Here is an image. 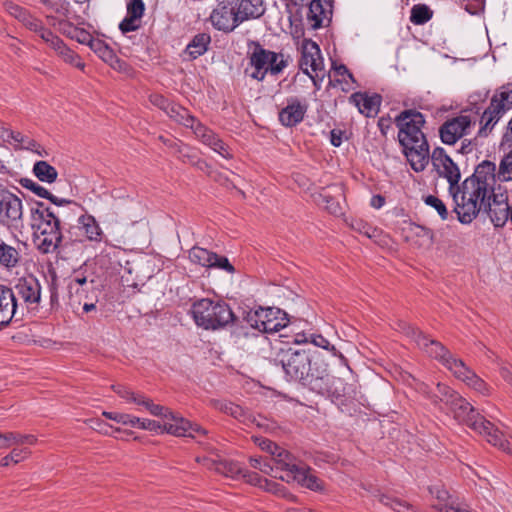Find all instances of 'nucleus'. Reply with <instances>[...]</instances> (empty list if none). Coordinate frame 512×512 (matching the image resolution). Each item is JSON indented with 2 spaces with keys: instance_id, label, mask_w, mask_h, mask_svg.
<instances>
[{
  "instance_id": "42",
  "label": "nucleus",
  "mask_w": 512,
  "mask_h": 512,
  "mask_svg": "<svg viewBox=\"0 0 512 512\" xmlns=\"http://www.w3.org/2000/svg\"><path fill=\"white\" fill-rule=\"evenodd\" d=\"M497 177L502 182L512 181V150L501 159Z\"/></svg>"
},
{
  "instance_id": "27",
  "label": "nucleus",
  "mask_w": 512,
  "mask_h": 512,
  "mask_svg": "<svg viewBox=\"0 0 512 512\" xmlns=\"http://www.w3.org/2000/svg\"><path fill=\"white\" fill-rule=\"evenodd\" d=\"M307 111V106L298 99L288 100L287 106L279 112V120L286 127H293L300 123Z\"/></svg>"
},
{
  "instance_id": "61",
  "label": "nucleus",
  "mask_w": 512,
  "mask_h": 512,
  "mask_svg": "<svg viewBox=\"0 0 512 512\" xmlns=\"http://www.w3.org/2000/svg\"><path fill=\"white\" fill-rule=\"evenodd\" d=\"M264 482H265V490L268 491V492H271L273 494H277V495H280L282 497H291V495L289 493L286 492L285 488L274 482V481H269L267 479H264Z\"/></svg>"
},
{
  "instance_id": "16",
  "label": "nucleus",
  "mask_w": 512,
  "mask_h": 512,
  "mask_svg": "<svg viewBox=\"0 0 512 512\" xmlns=\"http://www.w3.org/2000/svg\"><path fill=\"white\" fill-rule=\"evenodd\" d=\"M472 121L468 115H460L444 122L439 134L443 143L452 145L464 135L468 134Z\"/></svg>"
},
{
  "instance_id": "48",
  "label": "nucleus",
  "mask_w": 512,
  "mask_h": 512,
  "mask_svg": "<svg viewBox=\"0 0 512 512\" xmlns=\"http://www.w3.org/2000/svg\"><path fill=\"white\" fill-rule=\"evenodd\" d=\"M219 409L225 414L234 417L235 419H239L244 422L247 419L245 410L241 406L234 404L232 402L222 403Z\"/></svg>"
},
{
  "instance_id": "58",
  "label": "nucleus",
  "mask_w": 512,
  "mask_h": 512,
  "mask_svg": "<svg viewBox=\"0 0 512 512\" xmlns=\"http://www.w3.org/2000/svg\"><path fill=\"white\" fill-rule=\"evenodd\" d=\"M197 462L202 464L205 468L208 470H213L217 473L220 472V464L222 462V459L217 456V458H211V457H197Z\"/></svg>"
},
{
  "instance_id": "13",
  "label": "nucleus",
  "mask_w": 512,
  "mask_h": 512,
  "mask_svg": "<svg viewBox=\"0 0 512 512\" xmlns=\"http://www.w3.org/2000/svg\"><path fill=\"white\" fill-rule=\"evenodd\" d=\"M188 121L184 120L185 123L181 125L186 128H190L195 135L196 139L199 140L203 145L209 147L214 152L218 153L225 159H232L233 153L230 147L215 133L212 129L207 127L205 124L196 119L190 114Z\"/></svg>"
},
{
  "instance_id": "33",
  "label": "nucleus",
  "mask_w": 512,
  "mask_h": 512,
  "mask_svg": "<svg viewBox=\"0 0 512 512\" xmlns=\"http://www.w3.org/2000/svg\"><path fill=\"white\" fill-rule=\"evenodd\" d=\"M40 38L49 44L51 48H53L57 53L64 56V61H72L73 60V52L68 49L63 41L56 35H54L50 30L42 27L41 30L37 33Z\"/></svg>"
},
{
  "instance_id": "23",
  "label": "nucleus",
  "mask_w": 512,
  "mask_h": 512,
  "mask_svg": "<svg viewBox=\"0 0 512 512\" xmlns=\"http://www.w3.org/2000/svg\"><path fill=\"white\" fill-rule=\"evenodd\" d=\"M15 297L23 300L26 305L38 304L41 299V286L33 276L20 278L15 285Z\"/></svg>"
},
{
  "instance_id": "40",
  "label": "nucleus",
  "mask_w": 512,
  "mask_h": 512,
  "mask_svg": "<svg viewBox=\"0 0 512 512\" xmlns=\"http://www.w3.org/2000/svg\"><path fill=\"white\" fill-rule=\"evenodd\" d=\"M433 12L426 5H415L411 9L410 21L416 25H422L432 18Z\"/></svg>"
},
{
  "instance_id": "7",
  "label": "nucleus",
  "mask_w": 512,
  "mask_h": 512,
  "mask_svg": "<svg viewBox=\"0 0 512 512\" xmlns=\"http://www.w3.org/2000/svg\"><path fill=\"white\" fill-rule=\"evenodd\" d=\"M398 329L413 340L428 356L440 361L451 372L454 370V363L458 364V362H461V359L453 357L442 343L430 339L426 334L410 323L399 321Z\"/></svg>"
},
{
  "instance_id": "21",
  "label": "nucleus",
  "mask_w": 512,
  "mask_h": 512,
  "mask_svg": "<svg viewBox=\"0 0 512 512\" xmlns=\"http://www.w3.org/2000/svg\"><path fill=\"white\" fill-rule=\"evenodd\" d=\"M279 479L287 483L296 481L301 486L312 491H322L324 489L323 481L305 465L299 466L294 472H288L286 475L279 476Z\"/></svg>"
},
{
  "instance_id": "3",
  "label": "nucleus",
  "mask_w": 512,
  "mask_h": 512,
  "mask_svg": "<svg viewBox=\"0 0 512 512\" xmlns=\"http://www.w3.org/2000/svg\"><path fill=\"white\" fill-rule=\"evenodd\" d=\"M496 179L495 163L485 160L475 168L473 175L463 181L461 201L458 208H454L461 223L469 224L477 217L488 193L497 190Z\"/></svg>"
},
{
  "instance_id": "19",
  "label": "nucleus",
  "mask_w": 512,
  "mask_h": 512,
  "mask_svg": "<svg viewBox=\"0 0 512 512\" xmlns=\"http://www.w3.org/2000/svg\"><path fill=\"white\" fill-rule=\"evenodd\" d=\"M149 101L152 105L162 110L171 120L177 124L185 123L190 118V112L183 106L169 101L163 95L152 93L149 95Z\"/></svg>"
},
{
  "instance_id": "50",
  "label": "nucleus",
  "mask_w": 512,
  "mask_h": 512,
  "mask_svg": "<svg viewBox=\"0 0 512 512\" xmlns=\"http://www.w3.org/2000/svg\"><path fill=\"white\" fill-rule=\"evenodd\" d=\"M83 286L91 287V290H94L95 289V281L94 280L88 281L85 276L77 275L73 279H71V281L68 285L69 292L71 294L72 293L79 294L80 288H83Z\"/></svg>"
},
{
  "instance_id": "59",
  "label": "nucleus",
  "mask_w": 512,
  "mask_h": 512,
  "mask_svg": "<svg viewBox=\"0 0 512 512\" xmlns=\"http://www.w3.org/2000/svg\"><path fill=\"white\" fill-rule=\"evenodd\" d=\"M254 442L262 449L268 453L275 454L278 449V445L271 440L263 437H255Z\"/></svg>"
},
{
  "instance_id": "4",
  "label": "nucleus",
  "mask_w": 512,
  "mask_h": 512,
  "mask_svg": "<svg viewBox=\"0 0 512 512\" xmlns=\"http://www.w3.org/2000/svg\"><path fill=\"white\" fill-rule=\"evenodd\" d=\"M31 212L35 227L34 243L37 249L43 254L55 252L63 238L60 227L62 212L46 207L43 203H36Z\"/></svg>"
},
{
  "instance_id": "63",
  "label": "nucleus",
  "mask_w": 512,
  "mask_h": 512,
  "mask_svg": "<svg viewBox=\"0 0 512 512\" xmlns=\"http://www.w3.org/2000/svg\"><path fill=\"white\" fill-rule=\"evenodd\" d=\"M136 21L137 19L128 16L120 23L119 28L123 33L135 31L138 29Z\"/></svg>"
},
{
  "instance_id": "52",
  "label": "nucleus",
  "mask_w": 512,
  "mask_h": 512,
  "mask_svg": "<svg viewBox=\"0 0 512 512\" xmlns=\"http://www.w3.org/2000/svg\"><path fill=\"white\" fill-rule=\"evenodd\" d=\"M144 9L142 0H130L127 5V14L129 17L139 20L143 16Z\"/></svg>"
},
{
  "instance_id": "10",
  "label": "nucleus",
  "mask_w": 512,
  "mask_h": 512,
  "mask_svg": "<svg viewBox=\"0 0 512 512\" xmlns=\"http://www.w3.org/2000/svg\"><path fill=\"white\" fill-rule=\"evenodd\" d=\"M0 225L21 232L24 228L22 200L0 185Z\"/></svg>"
},
{
  "instance_id": "46",
  "label": "nucleus",
  "mask_w": 512,
  "mask_h": 512,
  "mask_svg": "<svg viewBox=\"0 0 512 512\" xmlns=\"http://www.w3.org/2000/svg\"><path fill=\"white\" fill-rule=\"evenodd\" d=\"M310 343L315 347H320L328 352H330L333 356L343 357L342 354L332 345L325 337L319 334H310Z\"/></svg>"
},
{
  "instance_id": "6",
  "label": "nucleus",
  "mask_w": 512,
  "mask_h": 512,
  "mask_svg": "<svg viewBox=\"0 0 512 512\" xmlns=\"http://www.w3.org/2000/svg\"><path fill=\"white\" fill-rule=\"evenodd\" d=\"M136 400L137 405L145 407L153 416L163 417L164 419L172 421L161 423L163 427L162 433H168L177 437L191 438H195L196 433L202 435L207 434V431L200 425L184 419L162 405L154 404L152 400L146 398L144 395Z\"/></svg>"
},
{
  "instance_id": "17",
  "label": "nucleus",
  "mask_w": 512,
  "mask_h": 512,
  "mask_svg": "<svg viewBox=\"0 0 512 512\" xmlns=\"http://www.w3.org/2000/svg\"><path fill=\"white\" fill-rule=\"evenodd\" d=\"M20 307L13 289L0 285V328L8 326L13 318H21L23 312L19 313Z\"/></svg>"
},
{
  "instance_id": "43",
  "label": "nucleus",
  "mask_w": 512,
  "mask_h": 512,
  "mask_svg": "<svg viewBox=\"0 0 512 512\" xmlns=\"http://www.w3.org/2000/svg\"><path fill=\"white\" fill-rule=\"evenodd\" d=\"M380 502L385 506L391 507L393 510L397 512H417L416 509L410 504L402 501L400 499L392 498L387 495H382L380 497Z\"/></svg>"
},
{
  "instance_id": "20",
  "label": "nucleus",
  "mask_w": 512,
  "mask_h": 512,
  "mask_svg": "<svg viewBox=\"0 0 512 512\" xmlns=\"http://www.w3.org/2000/svg\"><path fill=\"white\" fill-rule=\"evenodd\" d=\"M210 21L214 28L225 33L233 31L241 22L234 7L219 5L211 15Z\"/></svg>"
},
{
  "instance_id": "8",
  "label": "nucleus",
  "mask_w": 512,
  "mask_h": 512,
  "mask_svg": "<svg viewBox=\"0 0 512 512\" xmlns=\"http://www.w3.org/2000/svg\"><path fill=\"white\" fill-rule=\"evenodd\" d=\"M243 320L253 329L262 333H274L285 328L289 322L287 314L275 307H260L243 311Z\"/></svg>"
},
{
  "instance_id": "26",
  "label": "nucleus",
  "mask_w": 512,
  "mask_h": 512,
  "mask_svg": "<svg viewBox=\"0 0 512 512\" xmlns=\"http://www.w3.org/2000/svg\"><path fill=\"white\" fill-rule=\"evenodd\" d=\"M349 102L358 108V111L366 117L375 116L381 105V96L374 94L355 92L349 97Z\"/></svg>"
},
{
  "instance_id": "39",
  "label": "nucleus",
  "mask_w": 512,
  "mask_h": 512,
  "mask_svg": "<svg viewBox=\"0 0 512 512\" xmlns=\"http://www.w3.org/2000/svg\"><path fill=\"white\" fill-rule=\"evenodd\" d=\"M243 472L244 468L238 462L222 459L219 474L230 477L232 479H239L241 478Z\"/></svg>"
},
{
  "instance_id": "1",
  "label": "nucleus",
  "mask_w": 512,
  "mask_h": 512,
  "mask_svg": "<svg viewBox=\"0 0 512 512\" xmlns=\"http://www.w3.org/2000/svg\"><path fill=\"white\" fill-rule=\"evenodd\" d=\"M279 362L288 381L299 382L311 391L338 399L341 380L329 374L327 365L318 363L317 351L312 348L282 350Z\"/></svg>"
},
{
  "instance_id": "56",
  "label": "nucleus",
  "mask_w": 512,
  "mask_h": 512,
  "mask_svg": "<svg viewBox=\"0 0 512 512\" xmlns=\"http://www.w3.org/2000/svg\"><path fill=\"white\" fill-rule=\"evenodd\" d=\"M102 415L110 419L112 421H115L116 423L122 424V425H130V423H133L132 415L126 414V413H119V412H108L103 411Z\"/></svg>"
},
{
  "instance_id": "24",
  "label": "nucleus",
  "mask_w": 512,
  "mask_h": 512,
  "mask_svg": "<svg viewBox=\"0 0 512 512\" xmlns=\"http://www.w3.org/2000/svg\"><path fill=\"white\" fill-rule=\"evenodd\" d=\"M333 0H312L309 5L307 20L312 29H318L330 22L333 13Z\"/></svg>"
},
{
  "instance_id": "22",
  "label": "nucleus",
  "mask_w": 512,
  "mask_h": 512,
  "mask_svg": "<svg viewBox=\"0 0 512 512\" xmlns=\"http://www.w3.org/2000/svg\"><path fill=\"white\" fill-rule=\"evenodd\" d=\"M344 196L343 188L340 185H331L321 190L316 198L318 205L324 207L333 215L343 214L341 199Z\"/></svg>"
},
{
  "instance_id": "47",
  "label": "nucleus",
  "mask_w": 512,
  "mask_h": 512,
  "mask_svg": "<svg viewBox=\"0 0 512 512\" xmlns=\"http://www.w3.org/2000/svg\"><path fill=\"white\" fill-rule=\"evenodd\" d=\"M133 423H130L131 427H138L143 430L155 431L162 433L163 427L159 421L150 420V419H141L135 416H132Z\"/></svg>"
},
{
  "instance_id": "53",
  "label": "nucleus",
  "mask_w": 512,
  "mask_h": 512,
  "mask_svg": "<svg viewBox=\"0 0 512 512\" xmlns=\"http://www.w3.org/2000/svg\"><path fill=\"white\" fill-rule=\"evenodd\" d=\"M210 268L222 269L231 274L235 271L234 266L229 262L227 257L220 256L216 253H214V258H212Z\"/></svg>"
},
{
  "instance_id": "29",
  "label": "nucleus",
  "mask_w": 512,
  "mask_h": 512,
  "mask_svg": "<svg viewBox=\"0 0 512 512\" xmlns=\"http://www.w3.org/2000/svg\"><path fill=\"white\" fill-rule=\"evenodd\" d=\"M113 198L112 208L116 215L132 219L134 211L138 207V202L126 195L121 189H114L111 192Z\"/></svg>"
},
{
  "instance_id": "64",
  "label": "nucleus",
  "mask_w": 512,
  "mask_h": 512,
  "mask_svg": "<svg viewBox=\"0 0 512 512\" xmlns=\"http://www.w3.org/2000/svg\"><path fill=\"white\" fill-rule=\"evenodd\" d=\"M72 38H75L79 43L88 44L91 42L92 36L85 30L74 28Z\"/></svg>"
},
{
  "instance_id": "57",
  "label": "nucleus",
  "mask_w": 512,
  "mask_h": 512,
  "mask_svg": "<svg viewBox=\"0 0 512 512\" xmlns=\"http://www.w3.org/2000/svg\"><path fill=\"white\" fill-rule=\"evenodd\" d=\"M12 437L14 438L11 441V446L20 444V445H35L37 443L36 436L32 434H21L18 432H12Z\"/></svg>"
},
{
  "instance_id": "62",
  "label": "nucleus",
  "mask_w": 512,
  "mask_h": 512,
  "mask_svg": "<svg viewBox=\"0 0 512 512\" xmlns=\"http://www.w3.org/2000/svg\"><path fill=\"white\" fill-rule=\"evenodd\" d=\"M88 45L95 52H99L100 53V57L104 61H107L106 55H108V56L111 55V51L100 40H94V39L91 38V42H89Z\"/></svg>"
},
{
  "instance_id": "54",
  "label": "nucleus",
  "mask_w": 512,
  "mask_h": 512,
  "mask_svg": "<svg viewBox=\"0 0 512 512\" xmlns=\"http://www.w3.org/2000/svg\"><path fill=\"white\" fill-rule=\"evenodd\" d=\"M113 390L123 399L137 404V398L142 397L143 394L135 393L129 388L122 385H113Z\"/></svg>"
},
{
  "instance_id": "34",
  "label": "nucleus",
  "mask_w": 512,
  "mask_h": 512,
  "mask_svg": "<svg viewBox=\"0 0 512 512\" xmlns=\"http://www.w3.org/2000/svg\"><path fill=\"white\" fill-rule=\"evenodd\" d=\"M20 259L19 251L0 237V265L7 269H12L19 264Z\"/></svg>"
},
{
  "instance_id": "15",
  "label": "nucleus",
  "mask_w": 512,
  "mask_h": 512,
  "mask_svg": "<svg viewBox=\"0 0 512 512\" xmlns=\"http://www.w3.org/2000/svg\"><path fill=\"white\" fill-rule=\"evenodd\" d=\"M510 203L507 191H502L499 186L487 199H484L481 209L483 208L488 214L495 227H503L508 222Z\"/></svg>"
},
{
  "instance_id": "25",
  "label": "nucleus",
  "mask_w": 512,
  "mask_h": 512,
  "mask_svg": "<svg viewBox=\"0 0 512 512\" xmlns=\"http://www.w3.org/2000/svg\"><path fill=\"white\" fill-rule=\"evenodd\" d=\"M247 54L250 59V64H285L283 55L265 49L257 41L248 42Z\"/></svg>"
},
{
  "instance_id": "36",
  "label": "nucleus",
  "mask_w": 512,
  "mask_h": 512,
  "mask_svg": "<svg viewBox=\"0 0 512 512\" xmlns=\"http://www.w3.org/2000/svg\"><path fill=\"white\" fill-rule=\"evenodd\" d=\"M34 175L41 181L53 183L56 181L58 172L46 161H37L33 166Z\"/></svg>"
},
{
  "instance_id": "2",
  "label": "nucleus",
  "mask_w": 512,
  "mask_h": 512,
  "mask_svg": "<svg viewBox=\"0 0 512 512\" xmlns=\"http://www.w3.org/2000/svg\"><path fill=\"white\" fill-rule=\"evenodd\" d=\"M428 397L433 404L439 405L440 409L445 408L448 413H452L459 423L466 424L483 435L490 444L512 455L510 443L504 439L503 433L485 420L469 402L449 386L438 383L435 391L431 395L428 394Z\"/></svg>"
},
{
  "instance_id": "14",
  "label": "nucleus",
  "mask_w": 512,
  "mask_h": 512,
  "mask_svg": "<svg viewBox=\"0 0 512 512\" xmlns=\"http://www.w3.org/2000/svg\"><path fill=\"white\" fill-rule=\"evenodd\" d=\"M303 72L310 76L315 85H317L316 78L322 80L327 73L329 84L333 87L339 86L344 92L354 89L356 84V80L347 66H330L328 71H326L325 66H306Z\"/></svg>"
},
{
  "instance_id": "31",
  "label": "nucleus",
  "mask_w": 512,
  "mask_h": 512,
  "mask_svg": "<svg viewBox=\"0 0 512 512\" xmlns=\"http://www.w3.org/2000/svg\"><path fill=\"white\" fill-rule=\"evenodd\" d=\"M272 465L275 473L278 475H286L288 472H294L300 465L294 462L293 456L285 449L278 446L277 452L272 454Z\"/></svg>"
},
{
  "instance_id": "38",
  "label": "nucleus",
  "mask_w": 512,
  "mask_h": 512,
  "mask_svg": "<svg viewBox=\"0 0 512 512\" xmlns=\"http://www.w3.org/2000/svg\"><path fill=\"white\" fill-rule=\"evenodd\" d=\"M189 258L193 263L204 267H210L212 258H214V252L195 246L189 251Z\"/></svg>"
},
{
  "instance_id": "30",
  "label": "nucleus",
  "mask_w": 512,
  "mask_h": 512,
  "mask_svg": "<svg viewBox=\"0 0 512 512\" xmlns=\"http://www.w3.org/2000/svg\"><path fill=\"white\" fill-rule=\"evenodd\" d=\"M77 223V228L83 233L86 240L98 243L103 240L104 232L94 216L90 214L81 215Z\"/></svg>"
},
{
  "instance_id": "37",
  "label": "nucleus",
  "mask_w": 512,
  "mask_h": 512,
  "mask_svg": "<svg viewBox=\"0 0 512 512\" xmlns=\"http://www.w3.org/2000/svg\"><path fill=\"white\" fill-rule=\"evenodd\" d=\"M285 66H247L244 74L247 77L261 81L265 75L270 72L272 75H278Z\"/></svg>"
},
{
  "instance_id": "18",
  "label": "nucleus",
  "mask_w": 512,
  "mask_h": 512,
  "mask_svg": "<svg viewBox=\"0 0 512 512\" xmlns=\"http://www.w3.org/2000/svg\"><path fill=\"white\" fill-rule=\"evenodd\" d=\"M403 152L415 172H422L427 167L431 156L427 140H419L412 144H401Z\"/></svg>"
},
{
  "instance_id": "9",
  "label": "nucleus",
  "mask_w": 512,
  "mask_h": 512,
  "mask_svg": "<svg viewBox=\"0 0 512 512\" xmlns=\"http://www.w3.org/2000/svg\"><path fill=\"white\" fill-rule=\"evenodd\" d=\"M431 162L433 168L439 177L445 178L449 183V193L455 203V208H458L459 201H461V186L459 181L461 172L458 165L446 153L442 147H436L431 154Z\"/></svg>"
},
{
  "instance_id": "12",
  "label": "nucleus",
  "mask_w": 512,
  "mask_h": 512,
  "mask_svg": "<svg viewBox=\"0 0 512 512\" xmlns=\"http://www.w3.org/2000/svg\"><path fill=\"white\" fill-rule=\"evenodd\" d=\"M395 123L399 128L398 139L400 144H412V142L419 140H427L422 132L425 119L419 111L406 109L396 117Z\"/></svg>"
},
{
  "instance_id": "45",
  "label": "nucleus",
  "mask_w": 512,
  "mask_h": 512,
  "mask_svg": "<svg viewBox=\"0 0 512 512\" xmlns=\"http://www.w3.org/2000/svg\"><path fill=\"white\" fill-rule=\"evenodd\" d=\"M249 462L253 468L259 469L261 472L279 479L280 475L275 473L274 467L270 461H267L262 457H250Z\"/></svg>"
},
{
  "instance_id": "49",
  "label": "nucleus",
  "mask_w": 512,
  "mask_h": 512,
  "mask_svg": "<svg viewBox=\"0 0 512 512\" xmlns=\"http://www.w3.org/2000/svg\"><path fill=\"white\" fill-rule=\"evenodd\" d=\"M424 203L434 208L442 220H446L448 218V210L445 203L440 198L434 195H428L424 198Z\"/></svg>"
},
{
  "instance_id": "35",
  "label": "nucleus",
  "mask_w": 512,
  "mask_h": 512,
  "mask_svg": "<svg viewBox=\"0 0 512 512\" xmlns=\"http://www.w3.org/2000/svg\"><path fill=\"white\" fill-rule=\"evenodd\" d=\"M319 60H322L319 46L312 40H304L299 64H318Z\"/></svg>"
},
{
  "instance_id": "41",
  "label": "nucleus",
  "mask_w": 512,
  "mask_h": 512,
  "mask_svg": "<svg viewBox=\"0 0 512 512\" xmlns=\"http://www.w3.org/2000/svg\"><path fill=\"white\" fill-rule=\"evenodd\" d=\"M208 42L209 37L205 34L198 35L193 39L192 43L187 46L186 53L195 59L206 51Z\"/></svg>"
},
{
  "instance_id": "55",
  "label": "nucleus",
  "mask_w": 512,
  "mask_h": 512,
  "mask_svg": "<svg viewBox=\"0 0 512 512\" xmlns=\"http://www.w3.org/2000/svg\"><path fill=\"white\" fill-rule=\"evenodd\" d=\"M113 390L123 399L137 404V398L142 397L143 394L135 393L129 388L122 385H113Z\"/></svg>"
},
{
  "instance_id": "11",
  "label": "nucleus",
  "mask_w": 512,
  "mask_h": 512,
  "mask_svg": "<svg viewBox=\"0 0 512 512\" xmlns=\"http://www.w3.org/2000/svg\"><path fill=\"white\" fill-rule=\"evenodd\" d=\"M512 108V83H508L500 88L492 97L490 105L481 116L480 135H487L494 125L499 121L503 114Z\"/></svg>"
},
{
  "instance_id": "51",
  "label": "nucleus",
  "mask_w": 512,
  "mask_h": 512,
  "mask_svg": "<svg viewBox=\"0 0 512 512\" xmlns=\"http://www.w3.org/2000/svg\"><path fill=\"white\" fill-rule=\"evenodd\" d=\"M21 185L41 198L46 199V197L50 195V192L46 188H44L43 186H41L40 184L36 183L31 179H22Z\"/></svg>"
},
{
  "instance_id": "60",
  "label": "nucleus",
  "mask_w": 512,
  "mask_h": 512,
  "mask_svg": "<svg viewBox=\"0 0 512 512\" xmlns=\"http://www.w3.org/2000/svg\"><path fill=\"white\" fill-rule=\"evenodd\" d=\"M166 147H168L174 154H182V142L174 138H166L162 135L158 137Z\"/></svg>"
},
{
  "instance_id": "28",
  "label": "nucleus",
  "mask_w": 512,
  "mask_h": 512,
  "mask_svg": "<svg viewBox=\"0 0 512 512\" xmlns=\"http://www.w3.org/2000/svg\"><path fill=\"white\" fill-rule=\"evenodd\" d=\"M454 370L452 373L455 377L465 382L469 387L473 388L475 391L481 393L482 395L489 394V388L486 383L477 376L466 364L461 360L458 364L454 363Z\"/></svg>"
},
{
  "instance_id": "32",
  "label": "nucleus",
  "mask_w": 512,
  "mask_h": 512,
  "mask_svg": "<svg viewBox=\"0 0 512 512\" xmlns=\"http://www.w3.org/2000/svg\"><path fill=\"white\" fill-rule=\"evenodd\" d=\"M235 11L241 23L250 18H258L264 11L262 0H239Z\"/></svg>"
},
{
  "instance_id": "5",
  "label": "nucleus",
  "mask_w": 512,
  "mask_h": 512,
  "mask_svg": "<svg viewBox=\"0 0 512 512\" xmlns=\"http://www.w3.org/2000/svg\"><path fill=\"white\" fill-rule=\"evenodd\" d=\"M191 313L195 323L206 330H216L236 323L238 318L224 301H213L208 298L193 303Z\"/></svg>"
},
{
  "instance_id": "44",
  "label": "nucleus",
  "mask_w": 512,
  "mask_h": 512,
  "mask_svg": "<svg viewBox=\"0 0 512 512\" xmlns=\"http://www.w3.org/2000/svg\"><path fill=\"white\" fill-rule=\"evenodd\" d=\"M30 453V450L27 448H14L8 455L0 460V467H7L11 462L17 464L30 455Z\"/></svg>"
}]
</instances>
